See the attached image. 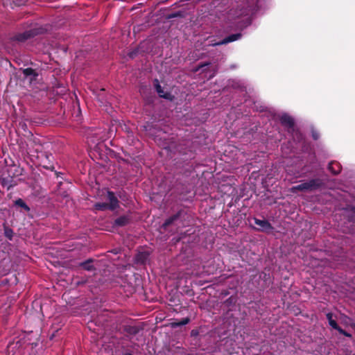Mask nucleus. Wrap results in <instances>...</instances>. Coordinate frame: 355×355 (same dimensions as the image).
Returning a JSON list of instances; mask_svg holds the SVG:
<instances>
[{
  "label": "nucleus",
  "mask_w": 355,
  "mask_h": 355,
  "mask_svg": "<svg viewBox=\"0 0 355 355\" xmlns=\"http://www.w3.org/2000/svg\"><path fill=\"white\" fill-rule=\"evenodd\" d=\"M107 199L109 201L108 203H105V202L96 203L95 205V208L98 210H106V209L114 210L119 207V201H118L116 197L114 196L113 192H112V191L107 192Z\"/></svg>",
  "instance_id": "obj_1"
},
{
  "label": "nucleus",
  "mask_w": 355,
  "mask_h": 355,
  "mask_svg": "<svg viewBox=\"0 0 355 355\" xmlns=\"http://www.w3.org/2000/svg\"><path fill=\"white\" fill-rule=\"evenodd\" d=\"M320 185V182L319 180H311L308 182H304L302 184H300L296 187H293L291 189L292 191H295L297 190H301V191H306V190H312Z\"/></svg>",
  "instance_id": "obj_2"
},
{
  "label": "nucleus",
  "mask_w": 355,
  "mask_h": 355,
  "mask_svg": "<svg viewBox=\"0 0 355 355\" xmlns=\"http://www.w3.org/2000/svg\"><path fill=\"white\" fill-rule=\"evenodd\" d=\"M241 37V34H240V33L232 34V35L225 37L222 41L216 42V43H213L211 45V46H217V45L225 44L238 40Z\"/></svg>",
  "instance_id": "obj_3"
},
{
  "label": "nucleus",
  "mask_w": 355,
  "mask_h": 355,
  "mask_svg": "<svg viewBox=\"0 0 355 355\" xmlns=\"http://www.w3.org/2000/svg\"><path fill=\"white\" fill-rule=\"evenodd\" d=\"M254 223L256 225H259L260 229L263 231L270 230L272 229L271 225L265 220L254 218Z\"/></svg>",
  "instance_id": "obj_4"
},
{
  "label": "nucleus",
  "mask_w": 355,
  "mask_h": 355,
  "mask_svg": "<svg viewBox=\"0 0 355 355\" xmlns=\"http://www.w3.org/2000/svg\"><path fill=\"white\" fill-rule=\"evenodd\" d=\"M280 121L284 125L287 127H292L294 123L293 119L286 114H284L280 117Z\"/></svg>",
  "instance_id": "obj_5"
},
{
  "label": "nucleus",
  "mask_w": 355,
  "mask_h": 355,
  "mask_svg": "<svg viewBox=\"0 0 355 355\" xmlns=\"http://www.w3.org/2000/svg\"><path fill=\"white\" fill-rule=\"evenodd\" d=\"M329 170L333 173V174H338L341 171V166L339 163L336 162H332L329 164Z\"/></svg>",
  "instance_id": "obj_6"
},
{
  "label": "nucleus",
  "mask_w": 355,
  "mask_h": 355,
  "mask_svg": "<svg viewBox=\"0 0 355 355\" xmlns=\"http://www.w3.org/2000/svg\"><path fill=\"white\" fill-rule=\"evenodd\" d=\"M156 90L160 97L166 99L171 98V94L167 92H164V91L162 89V87L158 84L156 85Z\"/></svg>",
  "instance_id": "obj_7"
},
{
  "label": "nucleus",
  "mask_w": 355,
  "mask_h": 355,
  "mask_svg": "<svg viewBox=\"0 0 355 355\" xmlns=\"http://www.w3.org/2000/svg\"><path fill=\"white\" fill-rule=\"evenodd\" d=\"M128 221L129 218L127 216H121L115 220V225L119 226H123L126 225L128 223Z\"/></svg>",
  "instance_id": "obj_8"
},
{
  "label": "nucleus",
  "mask_w": 355,
  "mask_h": 355,
  "mask_svg": "<svg viewBox=\"0 0 355 355\" xmlns=\"http://www.w3.org/2000/svg\"><path fill=\"white\" fill-rule=\"evenodd\" d=\"M327 317L329 325L332 328H334V329H335L336 330H338V329H340V327L338 326L336 322L334 320H333L332 314L331 313H327Z\"/></svg>",
  "instance_id": "obj_9"
},
{
  "label": "nucleus",
  "mask_w": 355,
  "mask_h": 355,
  "mask_svg": "<svg viewBox=\"0 0 355 355\" xmlns=\"http://www.w3.org/2000/svg\"><path fill=\"white\" fill-rule=\"evenodd\" d=\"M189 322V319L188 318L182 319L180 322H173L171 323V326L172 327H178L182 325H185L188 324Z\"/></svg>",
  "instance_id": "obj_10"
},
{
  "label": "nucleus",
  "mask_w": 355,
  "mask_h": 355,
  "mask_svg": "<svg viewBox=\"0 0 355 355\" xmlns=\"http://www.w3.org/2000/svg\"><path fill=\"white\" fill-rule=\"evenodd\" d=\"M81 266L87 270H92L94 268L92 265L91 261H87L82 263Z\"/></svg>",
  "instance_id": "obj_11"
},
{
  "label": "nucleus",
  "mask_w": 355,
  "mask_h": 355,
  "mask_svg": "<svg viewBox=\"0 0 355 355\" xmlns=\"http://www.w3.org/2000/svg\"><path fill=\"white\" fill-rule=\"evenodd\" d=\"M15 205L24 208L27 211L29 210V207L26 205V203L21 198H19L15 201Z\"/></svg>",
  "instance_id": "obj_12"
},
{
  "label": "nucleus",
  "mask_w": 355,
  "mask_h": 355,
  "mask_svg": "<svg viewBox=\"0 0 355 355\" xmlns=\"http://www.w3.org/2000/svg\"><path fill=\"white\" fill-rule=\"evenodd\" d=\"M23 73L26 76H31V75H35L34 70L33 69H31V68H27V69H24L23 70Z\"/></svg>",
  "instance_id": "obj_13"
},
{
  "label": "nucleus",
  "mask_w": 355,
  "mask_h": 355,
  "mask_svg": "<svg viewBox=\"0 0 355 355\" xmlns=\"http://www.w3.org/2000/svg\"><path fill=\"white\" fill-rule=\"evenodd\" d=\"M340 334L347 336V337H351V335L348 333H347L346 331H345L343 329H342L341 328L338 329V330Z\"/></svg>",
  "instance_id": "obj_14"
},
{
  "label": "nucleus",
  "mask_w": 355,
  "mask_h": 355,
  "mask_svg": "<svg viewBox=\"0 0 355 355\" xmlns=\"http://www.w3.org/2000/svg\"><path fill=\"white\" fill-rule=\"evenodd\" d=\"M26 38H27V37H26V36H25V35H24L23 37H21V36H20L19 37H18V38H17V40H25V39H26Z\"/></svg>",
  "instance_id": "obj_15"
},
{
  "label": "nucleus",
  "mask_w": 355,
  "mask_h": 355,
  "mask_svg": "<svg viewBox=\"0 0 355 355\" xmlns=\"http://www.w3.org/2000/svg\"><path fill=\"white\" fill-rule=\"evenodd\" d=\"M170 223H171V221H170V220H168V221H166V222L164 223V225H166H166H168Z\"/></svg>",
  "instance_id": "obj_16"
},
{
  "label": "nucleus",
  "mask_w": 355,
  "mask_h": 355,
  "mask_svg": "<svg viewBox=\"0 0 355 355\" xmlns=\"http://www.w3.org/2000/svg\"><path fill=\"white\" fill-rule=\"evenodd\" d=\"M125 355H132V354H126Z\"/></svg>",
  "instance_id": "obj_17"
}]
</instances>
